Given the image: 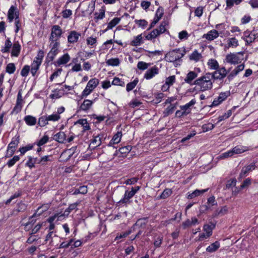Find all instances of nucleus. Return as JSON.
Listing matches in <instances>:
<instances>
[{"label":"nucleus","mask_w":258,"mask_h":258,"mask_svg":"<svg viewBox=\"0 0 258 258\" xmlns=\"http://www.w3.org/2000/svg\"><path fill=\"white\" fill-rule=\"evenodd\" d=\"M74 87L73 86L64 85L62 86L60 89L61 90V92L62 93L63 95L68 94L70 91L73 90Z\"/></svg>","instance_id":"obj_56"},{"label":"nucleus","mask_w":258,"mask_h":258,"mask_svg":"<svg viewBox=\"0 0 258 258\" xmlns=\"http://www.w3.org/2000/svg\"><path fill=\"white\" fill-rule=\"evenodd\" d=\"M53 238H58V237L55 233L48 232V234L45 237V241L46 242H49V244L51 246H54L55 245L53 241Z\"/></svg>","instance_id":"obj_34"},{"label":"nucleus","mask_w":258,"mask_h":258,"mask_svg":"<svg viewBox=\"0 0 258 258\" xmlns=\"http://www.w3.org/2000/svg\"><path fill=\"white\" fill-rule=\"evenodd\" d=\"M177 103L175 104H171L164 111L163 114L164 116H167L173 113L176 108Z\"/></svg>","instance_id":"obj_40"},{"label":"nucleus","mask_w":258,"mask_h":258,"mask_svg":"<svg viewBox=\"0 0 258 258\" xmlns=\"http://www.w3.org/2000/svg\"><path fill=\"white\" fill-rule=\"evenodd\" d=\"M188 57L190 60L196 62L199 61L203 57L202 54L197 49H195Z\"/></svg>","instance_id":"obj_25"},{"label":"nucleus","mask_w":258,"mask_h":258,"mask_svg":"<svg viewBox=\"0 0 258 258\" xmlns=\"http://www.w3.org/2000/svg\"><path fill=\"white\" fill-rule=\"evenodd\" d=\"M189 35L186 30H183L178 33V38L180 40H186L189 37Z\"/></svg>","instance_id":"obj_61"},{"label":"nucleus","mask_w":258,"mask_h":258,"mask_svg":"<svg viewBox=\"0 0 258 258\" xmlns=\"http://www.w3.org/2000/svg\"><path fill=\"white\" fill-rule=\"evenodd\" d=\"M24 120L25 123L29 126H33L36 124L37 122V118L32 115H26L24 118Z\"/></svg>","instance_id":"obj_33"},{"label":"nucleus","mask_w":258,"mask_h":258,"mask_svg":"<svg viewBox=\"0 0 258 258\" xmlns=\"http://www.w3.org/2000/svg\"><path fill=\"white\" fill-rule=\"evenodd\" d=\"M41 63H39L38 62L35 61L33 60L32 64H31V73L32 74L33 76H35L37 71L39 70V67Z\"/></svg>","instance_id":"obj_44"},{"label":"nucleus","mask_w":258,"mask_h":258,"mask_svg":"<svg viewBox=\"0 0 258 258\" xmlns=\"http://www.w3.org/2000/svg\"><path fill=\"white\" fill-rule=\"evenodd\" d=\"M163 236L155 234L153 238V244L155 248L160 247L163 242Z\"/></svg>","instance_id":"obj_29"},{"label":"nucleus","mask_w":258,"mask_h":258,"mask_svg":"<svg viewBox=\"0 0 258 258\" xmlns=\"http://www.w3.org/2000/svg\"><path fill=\"white\" fill-rule=\"evenodd\" d=\"M164 14V9L162 7H159L156 11L155 17L150 24V29L154 27L155 25L160 21Z\"/></svg>","instance_id":"obj_9"},{"label":"nucleus","mask_w":258,"mask_h":258,"mask_svg":"<svg viewBox=\"0 0 258 258\" xmlns=\"http://www.w3.org/2000/svg\"><path fill=\"white\" fill-rule=\"evenodd\" d=\"M144 37L142 34L137 35L134 37L132 41L131 42V45L133 46H138L144 43Z\"/></svg>","instance_id":"obj_24"},{"label":"nucleus","mask_w":258,"mask_h":258,"mask_svg":"<svg viewBox=\"0 0 258 258\" xmlns=\"http://www.w3.org/2000/svg\"><path fill=\"white\" fill-rule=\"evenodd\" d=\"M44 222H39L35 226L32 227V229L27 231L28 234L31 235H36L35 234L41 229Z\"/></svg>","instance_id":"obj_37"},{"label":"nucleus","mask_w":258,"mask_h":258,"mask_svg":"<svg viewBox=\"0 0 258 258\" xmlns=\"http://www.w3.org/2000/svg\"><path fill=\"white\" fill-rule=\"evenodd\" d=\"M47 117L48 121H50L53 122L58 121L61 118L60 116H59L58 115H57V114H56L54 112L52 114L47 115Z\"/></svg>","instance_id":"obj_62"},{"label":"nucleus","mask_w":258,"mask_h":258,"mask_svg":"<svg viewBox=\"0 0 258 258\" xmlns=\"http://www.w3.org/2000/svg\"><path fill=\"white\" fill-rule=\"evenodd\" d=\"M63 31L61 27L57 25H53L51 29V33L49 40H57L61 37Z\"/></svg>","instance_id":"obj_6"},{"label":"nucleus","mask_w":258,"mask_h":258,"mask_svg":"<svg viewBox=\"0 0 258 258\" xmlns=\"http://www.w3.org/2000/svg\"><path fill=\"white\" fill-rule=\"evenodd\" d=\"M228 209L226 206L222 207L220 209H217L213 213V216L214 217H217L219 215H224L227 212Z\"/></svg>","instance_id":"obj_45"},{"label":"nucleus","mask_w":258,"mask_h":258,"mask_svg":"<svg viewBox=\"0 0 258 258\" xmlns=\"http://www.w3.org/2000/svg\"><path fill=\"white\" fill-rule=\"evenodd\" d=\"M159 73V69L156 66H154L148 69L144 74V78L146 80H150L158 75Z\"/></svg>","instance_id":"obj_10"},{"label":"nucleus","mask_w":258,"mask_h":258,"mask_svg":"<svg viewBox=\"0 0 258 258\" xmlns=\"http://www.w3.org/2000/svg\"><path fill=\"white\" fill-rule=\"evenodd\" d=\"M16 71V67L14 63H9L7 65L6 71L9 74H13Z\"/></svg>","instance_id":"obj_54"},{"label":"nucleus","mask_w":258,"mask_h":258,"mask_svg":"<svg viewBox=\"0 0 258 258\" xmlns=\"http://www.w3.org/2000/svg\"><path fill=\"white\" fill-rule=\"evenodd\" d=\"M122 134L121 131L117 132L112 137L108 144L109 146H112L114 144L119 143L122 137Z\"/></svg>","instance_id":"obj_22"},{"label":"nucleus","mask_w":258,"mask_h":258,"mask_svg":"<svg viewBox=\"0 0 258 258\" xmlns=\"http://www.w3.org/2000/svg\"><path fill=\"white\" fill-rule=\"evenodd\" d=\"M175 81V76H171L166 79L165 83L162 86V90L166 91L168 89L170 86H172Z\"/></svg>","instance_id":"obj_23"},{"label":"nucleus","mask_w":258,"mask_h":258,"mask_svg":"<svg viewBox=\"0 0 258 258\" xmlns=\"http://www.w3.org/2000/svg\"><path fill=\"white\" fill-rule=\"evenodd\" d=\"M104 138V135L103 134H98L96 136H94L93 138L91 141L90 145H91L93 148L99 146L102 143V139Z\"/></svg>","instance_id":"obj_19"},{"label":"nucleus","mask_w":258,"mask_h":258,"mask_svg":"<svg viewBox=\"0 0 258 258\" xmlns=\"http://www.w3.org/2000/svg\"><path fill=\"white\" fill-rule=\"evenodd\" d=\"M38 123L41 127L45 126L48 123L47 115H43L40 117L38 119Z\"/></svg>","instance_id":"obj_48"},{"label":"nucleus","mask_w":258,"mask_h":258,"mask_svg":"<svg viewBox=\"0 0 258 258\" xmlns=\"http://www.w3.org/2000/svg\"><path fill=\"white\" fill-rule=\"evenodd\" d=\"M233 154H238L244 153L245 151L249 150L247 147L242 146H237L231 149Z\"/></svg>","instance_id":"obj_32"},{"label":"nucleus","mask_w":258,"mask_h":258,"mask_svg":"<svg viewBox=\"0 0 258 258\" xmlns=\"http://www.w3.org/2000/svg\"><path fill=\"white\" fill-rule=\"evenodd\" d=\"M37 216H38V214H37V212H35L32 216L29 218L28 221L24 224V229L25 231H30L32 229L34 223L36 221L34 218Z\"/></svg>","instance_id":"obj_16"},{"label":"nucleus","mask_w":258,"mask_h":258,"mask_svg":"<svg viewBox=\"0 0 258 258\" xmlns=\"http://www.w3.org/2000/svg\"><path fill=\"white\" fill-rule=\"evenodd\" d=\"M214 82L211 74L208 72L195 80L194 85H196L201 91L204 92L211 90Z\"/></svg>","instance_id":"obj_2"},{"label":"nucleus","mask_w":258,"mask_h":258,"mask_svg":"<svg viewBox=\"0 0 258 258\" xmlns=\"http://www.w3.org/2000/svg\"><path fill=\"white\" fill-rule=\"evenodd\" d=\"M227 73L228 72L225 68L223 67L221 68L219 67L218 69H216L214 72L210 73V74H211V76L214 81L215 80H223L226 77Z\"/></svg>","instance_id":"obj_7"},{"label":"nucleus","mask_w":258,"mask_h":258,"mask_svg":"<svg viewBox=\"0 0 258 258\" xmlns=\"http://www.w3.org/2000/svg\"><path fill=\"white\" fill-rule=\"evenodd\" d=\"M135 196L134 191H128L127 190L125 191V193L123 198L118 202L119 204H127L131 203L130 200Z\"/></svg>","instance_id":"obj_17"},{"label":"nucleus","mask_w":258,"mask_h":258,"mask_svg":"<svg viewBox=\"0 0 258 258\" xmlns=\"http://www.w3.org/2000/svg\"><path fill=\"white\" fill-rule=\"evenodd\" d=\"M81 36V34L76 31L73 30L70 31L67 38L68 43L71 44H75L77 43Z\"/></svg>","instance_id":"obj_11"},{"label":"nucleus","mask_w":258,"mask_h":258,"mask_svg":"<svg viewBox=\"0 0 258 258\" xmlns=\"http://www.w3.org/2000/svg\"><path fill=\"white\" fill-rule=\"evenodd\" d=\"M44 56V52L42 50H39L34 61L41 63Z\"/></svg>","instance_id":"obj_53"},{"label":"nucleus","mask_w":258,"mask_h":258,"mask_svg":"<svg viewBox=\"0 0 258 258\" xmlns=\"http://www.w3.org/2000/svg\"><path fill=\"white\" fill-rule=\"evenodd\" d=\"M186 53V49L184 47L176 48L167 53L165 58L166 61L173 62L174 66L177 67L181 64L182 62L181 58Z\"/></svg>","instance_id":"obj_1"},{"label":"nucleus","mask_w":258,"mask_h":258,"mask_svg":"<svg viewBox=\"0 0 258 258\" xmlns=\"http://www.w3.org/2000/svg\"><path fill=\"white\" fill-rule=\"evenodd\" d=\"M53 139L58 143H63L66 140V136L64 132H59L54 136Z\"/></svg>","instance_id":"obj_36"},{"label":"nucleus","mask_w":258,"mask_h":258,"mask_svg":"<svg viewBox=\"0 0 258 258\" xmlns=\"http://www.w3.org/2000/svg\"><path fill=\"white\" fill-rule=\"evenodd\" d=\"M196 103L195 99H192L188 103L183 105L179 106L180 110H178L175 112V116L178 118H181L186 116L190 114L192 110V107Z\"/></svg>","instance_id":"obj_3"},{"label":"nucleus","mask_w":258,"mask_h":258,"mask_svg":"<svg viewBox=\"0 0 258 258\" xmlns=\"http://www.w3.org/2000/svg\"><path fill=\"white\" fill-rule=\"evenodd\" d=\"M17 17H19V13L17 11V7L13 5L11 6L8 12V21L11 23Z\"/></svg>","instance_id":"obj_13"},{"label":"nucleus","mask_w":258,"mask_h":258,"mask_svg":"<svg viewBox=\"0 0 258 258\" xmlns=\"http://www.w3.org/2000/svg\"><path fill=\"white\" fill-rule=\"evenodd\" d=\"M19 160L20 157L19 156H14L13 158L11 159L7 162V165L9 167H11L14 166Z\"/></svg>","instance_id":"obj_57"},{"label":"nucleus","mask_w":258,"mask_h":258,"mask_svg":"<svg viewBox=\"0 0 258 258\" xmlns=\"http://www.w3.org/2000/svg\"><path fill=\"white\" fill-rule=\"evenodd\" d=\"M39 239L40 237H39L38 235H31L28 234V237L26 241V243L30 244L35 241H37Z\"/></svg>","instance_id":"obj_58"},{"label":"nucleus","mask_w":258,"mask_h":258,"mask_svg":"<svg viewBox=\"0 0 258 258\" xmlns=\"http://www.w3.org/2000/svg\"><path fill=\"white\" fill-rule=\"evenodd\" d=\"M219 35V33L216 30L212 29L208 31L207 33L204 34L202 36V38L208 42H211L217 38Z\"/></svg>","instance_id":"obj_8"},{"label":"nucleus","mask_w":258,"mask_h":258,"mask_svg":"<svg viewBox=\"0 0 258 258\" xmlns=\"http://www.w3.org/2000/svg\"><path fill=\"white\" fill-rule=\"evenodd\" d=\"M30 70V67L29 66H24L21 71V76L23 77H27L28 75L29 72Z\"/></svg>","instance_id":"obj_64"},{"label":"nucleus","mask_w":258,"mask_h":258,"mask_svg":"<svg viewBox=\"0 0 258 258\" xmlns=\"http://www.w3.org/2000/svg\"><path fill=\"white\" fill-rule=\"evenodd\" d=\"M21 45L18 41L15 42L13 45L11 55L13 56L17 57L20 52Z\"/></svg>","instance_id":"obj_30"},{"label":"nucleus","mask_w":258,"mask_h":258,"mask_svg":"<svg viewBox=\"0 0 258 258\" xmlns=\"http://www.w3.org/2000/svg\"><path fill=\"white\" fill-rule=\"evenodd\" d=\"M12 45L11 41L9 38H8L5 41L4 47L2 49V51L4 53L9 52Z\"/></svg>","instance_id":"obj_51"},{"label":"nucleus","mask_w":258,"mask_h":258,"mask_svg":"<svg viewBox=\"0 0 258 258\" xmlns=\"http://www.w3.org/2000/svg\"><path fill=\"white\" fill-rule=\"evenodd\" d=\"M167 24L166 22H162L157 28L153 30L150 33H152L153 36L157 38L166 31V26Z\"/></svg>","instance_id":"obj_12"},{"label":"nucleus","mask_w":258,"mask_h":258,"mask_svg":"<svg viewBox=\"0 0 258 258\" xmlns=\"http://www.w3.org/2000/svg\"><path fill=\"white\" fill-rule=\"evenodd\" d=\"M245 66L244 63H241L237 66L227 76V80L229 82L231 81L234 77L237 76L240 72L242 71L244 69Z\"/></svg>","instance_id":"obj_14"},{"label":"nucleus","mask_w":258,"mask_h":258,"mask_svg":"<svg viewBox=\"0 0 258 258\" xmlns=\"http://www.w3.org/2000/svg\"><path fill=\"white\" fill-rule=\"evenodd\" d=\"M51 156H44L41 158L39 159V164H40L41 165H45L47 164V162L48 161H51Z\"/></svg>","instance_id":"obj_59"},{"label":"nucleus","mask_w":258,"mask_h":258,"mask_svg":"<svg viewBox=\"0 0 258 258\" xmlns=\"http://www.w3.org/2000/svg\"><path fill=\"white\" fill-rule=\"evenodd\" d=\"M99 82V81L97 78L91 79L87 83L86 87L93 91V90L98 86Z\"/></svg>","instance_id":"obj_35"},{"label":"nucleus","mask_w":258,"mask_h":258,"mask_svg":"<svg viewBox=\"0 0 258 258\" xmlns=\"http://www.w3.org/2000/svg\"><path fill=\"white\" fill-rule=\"evenodd\" d=\"M207 65L210 70H215L219 67L218 61L215 59H210L208 60Z\"/></svg>","instance_id":"obj_41"},{"label":"nucleus","mask_w":258,"mask_h":258,"mask_svg":"<svg viewBox=\"0 0 258 258\" xmlns=\"http://www.w3.org/2000/svg\"><path fill=\"white\" fill-rule=\"evenodd\" d=\"M50 207V204L49 203L43 204L41 206L39 207L35 212H37L38 216H40L42 213L47 211L49 209Z\"/></svg>","instance_id":"obj_42"},{"label":"nucleus","mask_w":258,"mask_h":258,"mask_svg":"<svg viewBox=\"0 0 258 258\" xmlns=\"http://www.w3.org/2000/svg\"><path fill=\"white\" fill-rule=\"evenodd\" d=\"M71 59V57L68 53H65L59 57L55 62V65L60 66L67 64Z\"/></svg>","instance_id":"obj_20"},{"label":"nucleus","mask_w":258,"mask_h":258,"mask_svg":"<svg viewBox=\"0 0 258 258\" xmlns=\"http://www.w3.org/2000/svg\"><path fill=\"white\" fill-rule=\"evenodd\" d=\"M106 63L108 66H118L120 64V60L118 58H112L107 60Z\"/></svg>","instance_id":"obj_49"},{"label":"nucleus","mask_w":258,"mask_h":258,"mask_svg":"<svg viewBox=\"0 0 258 258\" xmlns=\"http://www.w3.org/2000/svg\"><path fill=\"white\" fill-rule=\"evenodd\" d=\"M198 219L196 217H192L191 220L187 219L182 223V226L184 229H185L187 227H190L192 225H195L196 224H199Z\"/></svg>","instance_id":"obj_26"},{"label":"nucleus","mask_w":258,"mask_h":258,"mask_svg":"<svg viewBox=\"0 0 258 258\" xmlns=\"http://www.w3.org/2000/svg\"><path fill=\"white\" fill-rule=\"evenodd\" d=\"M233 155V154L232 151L231 150H229L227 152H225L220 154L218 157V159H224L230 157H232Z\"/></svg>","instance_id":"obj_60"},{"label":"nucleus","mask_w":258,"mask_h":258,"mask_svg":"<svg viewBox=\"0 0 258 258\" xmlns=\"http://www.w3.org/2000/svg\"><path fill=\"white\" fill-rule=\"evenodd\" d=\"M19 142L20 135L17 134L12 139L11 142L8 146L7 153L5 155L6 158H10L14 154L16 148L17 147Z\"/></svg>","instance_id":"obj_5"},{"label":"nucleus","mask_w":258,"mask_h":258,"mask_svg":"<svg viewBox=\"0 0 258 258\" xmlns=\"http://www.w3.org/2000/svg\"><path fill=\"white\" fill-rule=\"evenodd\" d=\"M215 227V225L212 223L210 224H205L203 226V230L208 236H210L212 234V231Z\"/></svg>","instance_id":"obj_38"},{"label":"nucleus","mask_w":258,"mask_h":258,"mask_svg":"<svg viewBox=\"0 0 258 258\" xmlns=\"http://www.w3.org/2000/svg\"><path fill=\"white\" fill-rule=\"evenodd\" d=\"M244 52L230 53L226 55L225 60L227 63L231 64H237L241 62L244 59Z\"/></svg>","instance_id":"obj_4"},{"label":"nucleus","mask_w":258,"mask_h":258,"mask_svg":"<svg viewBox=\"0 0 258 258\" xmlns=\"http://www.w3.org/2000/svg\"><path fill=\"white\" fill-rule=\"evenodd\" d=\"M255 168V163H252L250 165L243 167L239 174V177L243 178L246 176L250 171Z\"/></svg>","instance_id":"obj_15"},{"label":"nucleus","mask_w":258,"mask_h":258,"mask_svg":"<svg viewBox=\"0 0 258 258\" xmlns=\"http://www.w3.org/2000/svg\"><path fill=\"white\" fill-rule=\"evenodd\" d=\"M220 244L219 241H216L215 242L212 243L211 245L208 246L206 248V251L207 252L212 253L216 251L220 247Z\"/></svg>","instance_id":"obj_39"},{"label":"nucleus","mask_w":258,"mask_h":258,"mask_svg":"<svg viewBox=\"0 0 258 258\" xmlns=\"http://www.w3.org/2000/svg\"><path fill=\"white\" fill-rule=\"evenodd\" d=\"M23 104V103L22 102H16V105L14 107L12 113L17 114L19 113L22 110Z\"/></svg>","instance_id":"obj_55"},{"label":"nucleus","mask_w":258,"mask_h":258,"mask_svg":"<svg viewBox=\"0 0 258 258\" xmlns=\"http://www.w3.org/2000/svg\"><path fill=\"white\" fill-rule=\"evenodd\" d=\"M63 96L59 89H55L52 91V93L50 94L49 97L51 99H58Z\"/></svg>","instance_id":"obj_43"},{"label":"nucleus","mask_w":258,"mask_h":258,"mask_svg":"<svg viewBox=\"0 0 258 258\" xmlns=\"http://www.w3.org/2000/svg\"><path fill=\"white\" fill-rule=\"evenodd\" d=\"M243 0H226V6L228 8H231L234 5L240 4Z\"/></svg>","instance_id":"obj_52"},{"label":"nucleus","mask_w":258,"mask_h":258,"mask_svg":"<svg viewBox=\"0 0 258 258\" xmlns=\"http://www.w3.org/2000/svg\"><path fill=\"white\" fill-rule=\"evenodd\" d=\"M120 21V18H114L107 25V30L112 29L117 24H118Z\"/></svg>","instance_id":"obj_47"},{"label":"nucleus","mask_w":258,"mask_h":258,"mask_svg":"<svg viewBox=\"0 0 258 258\" xmlns=\"http://www.w3.org/2000/svg\"><path fill=\"white\" fill-rule=\"evenodd\" d=\"M28 160L26 163V165L29 167L30 169L34 168L36 164H39V159L37 158H34L32 156H28Z\"/></svg>","instance_id":"obj_28"},{"label":"nucleus","mask_w":258,"mask_h":258,"mask_svg":"<svg viewBox=\"0 0 258 258\" xmlns=\"http://www.w3.org/2000/svg\"><path fill=\"white\" fill-rule=\"evenodd\" d=\"M59 51V49H51L47 55L46 61L47 62L52 61Z\"/></svg>","instance_id":"obj_27"},{"label":"nucleus","mask_w":258,"mask_h":258,"mask_svg":"<svg viewBox=\"0 0 258 258\" xmlns=\"http://www.w3.org/2000/svg\"><path fill=\"white\" fill-rule=\"evenodd\" d=\"M112 84L113 85H117L123 87L124 86L125 83L124 81H122L119 78L115 77L112 82Z\"/></svg>","instance_id":"obj_63"},{"label":"nucleus","mask_w":258,"mask_h":258,"mask_svg":"<svg viewBox=\"0 0 258 258\" xmlns=\"http://www.w3.org/2000/svg\"><path fill=\"white\" fill-rule=\"evenodd\" d=\"M75 124H80L83 127V132L90 130V126L86 119H80L77 120Z\"/></svg>","instance_id":"obj_31"},{"label":"nucleus","mask_w":258,"mask_h":258,"mask_svg":"<svg viewBox=\"0 0 258 258\" xmlns=\"http://www.w3.org/2000/svg\"><path fill=\"white\" fill-rule=\"evenodd\" d=\"M139 82L138 78H136L133 82L128 83L126 85V90L127 92H130L133 90L137 86Z\"/></svg>","instance_id":"obj_46"},{"label":"nucleus","mask_w":258,"mask_h":258,"mask_svg":"<svg viewBox=\"0 0 258 258\" xmlns=\"http://www.w3.org/2000/svg\"><path fill=\"white\" fill-rule=\"evenodd\" d=\"M198 77V73L195 71H190L186 75L184 81L185 83L190 85H194L195 81H194Z\"/></svg>","instance_id":"obj_18"},{"label":"nucleus","mask_w":258,"mask_h":258,"mask_svg":"<svg viewBox=\"0 0 258 258\" xmlns=\"http://www.w3.org/2000/svg\"><path fill=\"white\" fill-rule=\"evenodd\" d=\"M228 47H236L238 46V41L235 37L230 38L227 40Z\"/></svg>","instance_id":"obj_50"},{"label":"nucleus","mask_w":258,"mask_h":258,"mask_svg":"<svg viewBox=\"0 0 258 258\" xmlns=\"http://www.w3.org/2000/svg\"><path fill=\"white\" fill-rule=\"evenodd\" d=\"M93 101L89 99H85L81 104L80 109L84 111H88L92 106Z\"/></svg>","instance_id":"obj_21"}]
</instances>
